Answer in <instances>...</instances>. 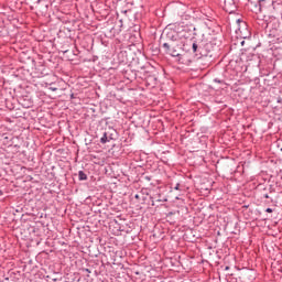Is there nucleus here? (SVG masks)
<instances>
[{
	"instance_id": "7ed1b4c3",
	"label": "nucleus",
	"mask_w": 282,
	"mask_h": 282,
	"mask_svg": "<svg viewBox=\"0 0 282 282\" xmlns=\"http://www.w3.org/2000/svg\"><path fill=\"white\" fill-rule=\"evenodd\" d=\"M78 175H79V180H87V174H85V172L79 171Z\"/></svg>"
},
{
	"instance_id": "1a4fd4ad",
	"label": "nucleus",
	"mask_w": 282,
	"mask_h": 282,
	"mask_svg": "<svg viewBox=\"0 0 282 282\" xmlns=\"http://www.w3.org/2000/svg\"><path fill=\"white\" fill-rule=\"evenodd\" d=\"M175 188H176V191H177V189L180 188V185H176V187H175Z\"/></svg>"
},
{
	"instance_id": "6e6552de",
	"label": "nucleus",
	"mask_w": 282,
	"mask_h": 282,
	"mask_svg": "<svg viewBox=\"0 0 282 282\" xmlns=\"http://www.w3.org/2000/svg\"><path fill=\"white\" fill-rule=\"evenodd\" d=\"M52 89V91H56V88H51Z\"/></svg>"
},
{
	"instance_id": "f257e3e1",
	"label": "nucleus",
	"mask_w": 282,
	"mask_h": 282,
	"mask_svg": "<svg viewBox=\"0 0 282 282\" xmlns=\"http://www.w3.org/2000/svg\"><path fill=\"white\" fill-rule=\"evenodd\" d=\"M163 47L166 50L167 54L171 56H180V47L174 48L173 44L164 43Z\"/></svg>"
},
{
	"instance_id": "f03ea898",
	"label": "nucleus",
	"mask_w": 282,
	"mask_h": 282,
	"mask_svg": "<svg viewBox=\"0 0 282 282\" xmlns=\"http://www.w3.org/2000/svg\"><path fill=\"white\" fill-rule=\"evenodd\" d=\"M231 3H232V0L225 1L226 11L229 12V13L235 12V9H231V10L228 9V6H230Z\"/></svg>"
},
{
	"instance_id": "0eeeda50",
	"label": "nucleus",
	"mask_w": 282,
	"mask_h": 282,
	"mask_svg": "<svg viewBox=\"0 0 282 282\" xmlns=\"http://www.w3.org/2000/svg\"><path fill=\"white\" fill-rule=\"evenodd\" d=\"M261 10H263V4L262 3H260V12H261Z\"/></svg>"
},
{
	"instance_id": "39448f33",
	"label": "nucleus",
	"mask_w": 282,
	"mask_h": 282,
	"mask_svg": "<svg viewBox=\"0 0 282 282\" xmlns=\"http://www.w3.org/2000/svg\"><path fill=\"white\" fill-rule=\"evenodd\" d=\"M101 142L105 144V142H107V138L106 137L101 138Z\"/></svg>"
},
{
	"instance_id": "20e7f679",
	"label": "nucleus",
	"mask_w": 282,
	"mask_h": 282,
	"mask_svg": "<svg viewBox=\"0 0 282 282\" xmlns=\"http://www.w3.org/2000/svg\"><path fill=\"white\" fill-rule=\"evenodd\" d=\"M193 50H194V52H197V44H193Z\"/></svg>"
},
{
	"instance_id": "423d86ee",
	"label": "nucleus",
	"mask_w": 282,
	"mask_h": 282,
	"mask_svg": "<svg viewBox=\"0 0 282 282\" xmlns=\"http://www.w3.org/2000/svg\"><path fill=\"white\" fill-rule=\"evenodd\" d=\"M267 213H272V208H267Z\"/></svg>"
}]
</instances>
